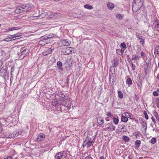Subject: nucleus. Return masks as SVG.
Instances as JSON below:
<instances>
[{
  "label": "nucleus",
  "mask_w": 159,
  "mask_h": 159,
  "mask_svg": "<svg viewBox=\"0 0 159 159\" xmlns=\"http://www.w3.org/2000/svg\"><path fill=\"white\" fill-rule=\"evenodd\" d=\"M33 6L30 3L22 4L18 6L15 9V12L17 14H19L23 12H27L31 11Z\"/></svg>",
  "instance_id": "nucleus-1"
},
{
  "label": "nucleus",
  "mask_w": 159,
  "mask_h": 159,
  "mask_svg": "<svg viewBox=\"0 0 159 159\" xmlns=\"http://www.w3.org/2000/svg\"><path fill=\"white\" fill-rule=\"evenodd\" d=\"M143 0H134L132 3V9L134 12L139 11L142 6Z\"/></svg>",
  "instance_id": "nucleus-2"
},
{
  "label": "nucleus",
  "mask_w": 159,
  "mask_h": 159,
  "mask_svg": "<svg viewBox=\"0 0 159 159\" xmlns=\"http://www.w3.org/2000/svg\"><path fill=\"white\" fill-rule=\"evenodd\" d=\"M116 76L115 69L114 66H111L109 70V80L111 81L112 79V81L110 82L111 84L113 85L114 84V81H115V77Z\"/></svg>",
  "instance_id": "nucleus-3"
},
{
  "label": "nucleus",
  "mask_w": 159,
  "mask_h": 159,
  "mask_svg": "<svg viewBox=\"0 0 159 159\" xmlns=\"http://www.w3.org/2000/svg\"><path fill=\"white\" fill-rule=\"evenodd\" d=\"M66 153L63 152H59L56 154L55 156V159H63L66 157Z\"/></svg>",
  "instance_id": "nucleus-4"
},
{
  "label": "nucleus",
  "mask_w": 159,
  "mask_h": 159,
  "mask_svg": "<svg viewBox=\"0 0 159 159\" xmlns=\"http://www.w3.org/2000/svg\"><path fill=\"white\" fill-rule=\"evenodd\" d=\"M64 50L63 53L65 55H68L75 52L74 49L72 47H67Z\"/></svg>",
  "instance_id": "nucleus-5"
},
{
  "label": "nucleus",
  "mask_w": 159,
  "mask_h": 159,
  "mask_svg": "<svg viewBox=\"0 0 159 159\" xmlns=\"http://www.w3.org/2000/svg\"><path fill=\"white\" fill-rule=\"evenodd\" d=\"M70 101H71L70 98H66V99L65 102L63 101V106L64 107H67L68 109L70 108L71 103Z\"/></svg>",
  "instance_id": "nucleus-6"
},
{
  "label": "nucleus",
  "mask_w": 159,
  "mask_h": 159,
  "mask_svg": "<svg viewBox=\"0 0 159 159\" xmlns=\"http://www.w3.org/2000/svg\"><path fill=\"white\" fill-rule=\"evenodd\" d=\"M91 139H89V137H87L85 139V142L86 143H87L88 147H90L91 146L93 145L94 142V140H91Z\"/></svg>",
  "instance_id": "nucleus-7"
},
{
  "label": "nucleus",
  "mask_w": 159,
  "mask_h": 159,
  "mask_svg": "<svg viewBox=\"0 0 159 159\" xmlns=\"http://www.w3.org/2000/svg\"><path fill=\"white\" fill-rule=\"evenodd\" d=\"M45 135L43 134H40L37 137V141H43L45 139Z\"/></svg>",
  "instance_id": "nucleus-8"
},
{
  "label": "nucleus",
  "mask_w": 159,
  "mask_h": 159,
  "mask_svg": "<svg viewBox=\"0 0 159 159\" xmlns=\"http://www.w3.org/2000/svg\"><path fill=\"white\" fill-rule=\"evenodd\" d=\"M7 70L6 67H2L0 70V75L2 76H4L6 75Z\"/></svg>",
  "instance_id": "nucleus-9"
},
{
  "label": "nucleus",
  "mask_w": 159,
  "mask_h": 159,
  "mask_svg": "<svg viewBox=\"0 0 159 159\" xmlns=\"http://www.w3.org/2000/svg\"><path fill=\"white\" fill-rule=\"evenodd\" d=\"M62 45L64 46H68L70 45V43L67 39H63L61 40Z\"/></svg>",
  "instance_id": "nucleus-10"
},
{
  "label": "nucleus",
  "mask_w": 159,
  "mask_h": 159,
  "mask_svg": "<svg viewBox=\"0 0 159 159\" xmlns=\"http://www.w3.org/2000/svg\"><path fill=\"white\" fill-rule=\"evenodd\" d=\"M30 52V49H25L21 52V54L23 56V57H24L29 54Z\"/></svg>",
  "instance_id": "nucleus-11"
},
{
  "label": "nucleus",
  "mask_w": 159,
  "mask_h": 159,
  "mask_svg": "<svg viewBox=\"0 0 159 159\" xmlns=\"http://www.w3.org/2000/svg\"><path fill=\"white\" fill-rule=\"evenodd\" d=\"M57 66L58 69L59 70L62 71L63 70V69L62 68V63L61 61H59L57 62Z\"/></svg>",
  "instance_id": "nucleus-12"
},
{
  "label": "nucleus",
  "mask_w": 159,
  "mask_h": 159,
  "mask_svg": "<svg viewBox=\"0 0 159 159\" xmlns=\"http://www.w3.org/2000/svg\"><path fill=\"white\" fill-rule=\"evenodd\" d=\"M97 122L99 125L100 126L102 125L104 123V120L101 117H99L98 118Z\"/></svg>",
  "instance_id": "nucleus-13"
},
{
  "label": "nucleus",
  "mask_w": 159,
  "mask_h": 159,
  "mask_svg": "<svg viewBox=\"0 0 159 159\" xmlns=\"http://www.w3.org/2000/svg\"><path fill=\"white\" fill-rule=\"evenodd\" d=\"M5 136L7 138H15V136H14V134L13 133H7L5 134Z\"/></svg>",
  "instance_id": "nucleus-14"
},
{
  "label": "nucleus",
  "mask_w": 159,
  "mask_h": 159,
  "mask_svg": "<svg viewBox=\"0 0 159 159\" xmlns=\"http://www.w3.org/2000/svg\"><path fill=\"white\" fill-rule=\"evenodd\" d=\"M52 50L51 48L48 49L46 51L43 52V54L44 56H47L52 52Z\"/></svg>",
  "instance_id": "nucleus-15"
},
{
  "label": "nucleus",
  "mask_w": 159,
  "mask_h": 159,
  "mask_svg": "<svg viewBox=\"0 0 159 159\" xmlns=\"http://www.w3.org/2000/svg\"><path fill=\"white\" fill-rule=\"evenodd\" d=\"M13 36L12 35H10L7 36V38H6L5 39H4L3 40L4 41H6V42H9L13 40H14L15 39H13Z\"/></svg>",
  "instance_id": "nucleus-16"
},
{
  "label": "nucleus",
  "mask_w": 159,
  "mask_h": 159,
  "mask_svg": "<svg viewBox=\"0 0 159 159\" xmlns=\"http://www.w3.org/2000/svg\"><path fill=\"white\" fill-rule=\"evenodd\" d=\"M54 36V35L52 33L48 34H45L44 35V37L45 38V39H50L53 37Z\"/></svg>",
  "instance_id": "nucleus-17"
},
{
  "label": "nucleus",
  "mask_w": 159,
  "mask_h": 159,
  "mask_svg": "<svg viewBox=\"0 0 159 159\" xmlns=\"http://www.w3.org/2000/svg\"><path fill=\"white\" fill-rule=\"evenodd\" d=\"M108 8L110 10L112 9L114 7V4L111 2H108L107 4Z\"/></svg>",
  "instance_id": "nucleus-18"
},
{
  "label": "nucleus",
  "mask_w": 159,
  "mask_h": 159,
  "mask_svg": "<svg viewBox=\"0 0 159 159\" xmlns=\"http://www.w3.org/2000/svg\"><path fill=\"white\" fill-rule=\"evenodd\" d=\"M72 62L70 59H68L66 61V65L67 66L70 67L72 66Z\"/></svg>",
  "instance_id": "nucleus-19"
},
{
  "label": "nucleus",
  "mask_w": 159,
  "mask_h": 159,
  "mask_svg": "<svg viewBox=\"0 0 159 159\" xmlns=\"http://www.w3.org/2000/svg\"><path fill=\"white\" fill-rule=\"evenodd\" d=\"M119 63V60L117 58H115L114 59V66L116 67L117 66Z\"/></svg>",
  "instance_id": "nucleus-20"
},
{
  "label": "nucleus",
  "mask_w": 159,
  "mask_h": 159,
  "mask_svg": "<svg viewBox=\"0 0 159 159\" xmlns=\"http://www.w3.org/2000/svg\"><path fill=\"white\" fill-rule=\"evenodd\" d=\"M126 83L129 85H132L133 83L131 79L130 78H128L126 81Z\"/></svg>",
  "instance_id": "nucleus-21"
},
{
  "label": "nucleus",
  "mask_w": 159,
  "mask_h": 159,
  "mask_svg": "<svg viewBox=\"0 0 159 159\" xmlns=\"http://www.w3.org/2000/svg\"><path fill=\"white\" fill-rule=\"evenodd\" d=\"M128 118L126 117L125 116H122L121 117V121L124 122H126L128 121Z\"/></svg>",
  "instance_id": "nucleus-22"
},
{
  "label": "nucleus",
  "mask_w": 159,
  "mask_h": 159,
  "mask_svg": "<svg viewBox=\"0 0 159 159\" xmlns=\"http://www.w3.org/2000/svg\"><path fill=\"white\" fill-rule=\"evenodd\" d=\"M84 7L85 8H87L89 10H91L93 8L92 6L89 4H86L84 5Z\"/></svg>",
  "instance_id": "nucleus-23"
},
{
  "label": "nucleus",
  "mask_w": 159,
  "mask_h": 159,
  "mask_svg": "<svg viewBox=\"0 0 159 159\" xmlns=\"http://www.w3.org/2000/svg\"><path fill=\"white\" fill-rule=\"evenodd\" d=\"M125 127V125H121L120 126L119 128L120 129V131L121 132H124L126 131V129H124V127Z\"/></svg>",
  "instance_id": "nucleus-24"
},
{
  "label": "nucleus",
  "mask_w": 159,
  "mask_h": 159,
  "mask_svg": "<svg viewBox=\"0 0 159 159\" xmlns=\"http://www.w3.org/2000/svg\"><path fill=\"white\" fill-rule=\"evenodd\" d=\"M122 139L125 142H128L130 140L129 138L126 135L123 136Z\"/></svg>",
  "instance_id": "nucleus-25"
},
{
  "label": "nucleus",
  "mask_w": 159,
  "mask_h": 159,
  "mask_svg": "<svg viewBox=\"0 0 159 159\" xmlns=\"http://www.w3.org/2000/svg\"><path fill=\"white\" fill-rule=\"evenodd\" d=\"M13 134L15 137H16L21 134V131L16 130L13 132Z\"/></svg>",
  "instance_id": "nucleus-26"
},
{
  "label": "nucleus",
  "mask_w": 159,
  "mask_h": 159,
  "mask_svg": "<svg viewBox=\"0 0 159 159\" xmlns=\"http://www.w3.org/2000/svg\"><path fill=\"white\" fill-rule=\"evenodd\" d=\"M141 143V141L139 140H136L135 142V145L137 148H139L140 146Z\"/></svg>",
  "instance_id": "nucleus-27"
},
{
  "label": "nucleus",
  "mask_w": 159,
  "mask_h": 159,
  "mask_svg": "<svg viewBox=\"0 0 159 159\" xmlns=\"http://www.w3.org/2000/svg\"><path fill=\"white\" fill-rule=\"evenodd\" d=\"M120 47L122 49H126L127 48L126 46L125 42L121 43Z\"/></svg>",
  "instance_id": "nucleus-28"
},
{
  "label": "nucleus",
  "mask_w": 159,
  "mask_h": 159,
  "mask_svg": "<svg viewBox=\"0 0 159 159\" xmlns=\"http://www.w3.org/2000/svg\"><path fill=\"white\" fill-rule=\"evenodd\" d=\"M117 93L119 98L120 99L122 98L123 97L122 93L120 91H118Z\"/></svg>",
  "instance_id": "nucleus-29"
},
{
  "label": "nucleus",
  "mask_w": 159,
  "mask_h": 159,
  "mask_svg": "<svg viewBox=\"0 0 159 159\" xmlns=\"http://www.w3.org/2000/svg\"><path fill=\"white\" fill-rule=\"evenodd\" d=\"M104 129L107 131H111L114 130V128H111V127L109 126L107 128H104Z\"/></svg>",
  "instance_id": "nucleus-30"
},
{
  "label": "nucleus",
  "mask_w": 159,
  "mask_h": 159,
  "mask_svg": "<svg viewBox=\"0 0 159 159\" xmlns=\"http://www.w3.org/2000/svg\"><path fill=\"white\" fill-rule=\"evenodd\" d=\"M132 57V60H137L138 59H139L140 57V56H138L135 55H133Z\"/></svg>",
  "instance_id": "nucleus-31"
},
{
  "label": "nucleus",
  "mask_w": 159,
  "mask_h": 159,
  "mask_svg": "<svg viewBox=\"0 0 159 159\" xmlns=\"http://www.w3.org/2000/svg\"><path fill=\"white\" fill-rule=\"evenodd\" d=\"M119 121V120L118 118L116 117L113 118V122L115 124L117 125L118 124Z\"/></svg>",
  "instance_id": "nucleus-32"
},
{
  "label": "nucleus",
  "mask_w": 159,
  "mask_h": 159,
  "mask_svg": "<svg viewBox=\"0 0 159 159\" xmlns=\"http://www.w3.org/2000/svg\"><path fill=\"white\" fill-rule=\"evenodd\" d=\"M136 37L138 39H139L141 40H143V38L142 36L140 34L138 33H136Z\"/></svg>",
  "instance_id": "nucleus-33"
},
{
  "label": "nucleus",
  "mask_w": 159,
  "mask_h": 159,
  "mask_svg": "<svg viewBox=\"0 0 159 159\" xmlns=\"http://www.w3.org/2000/svg\"><path fill=\"white\" fill-rule=\"evenodd\" d=\"M155 27L157 30H159V23L157 21H156Z\"/></svg>",
  "instance_id": "nucleus-34"
},
{
  "label": "nucleus",
  "mask_w": 159,
  "mask_h": 159,
  "mask_svg": "<svg viewBox=\"0 0 159 159\" xmlns=\"http://www.w3.org/2000/svg\"><path fill=\"white\" fill-rule=\"evenodd\" d=\"M19 29V28L18 27H12L9 28L8 30L10 31H11L14 30H18Z\"/></svg>",
  "instance_id": "nucleus-35"
},
{
  "label": "nucleus",
  "mask_w": 159,
  "mask_h": 159,
  "mask_svg": "<svg viewBox=\"0 0 159 159\" xmlns=\"http://www.w3.org/2000/svg\"><path fill=\"white\" fill-rule=\"evenodd\" d=\"M157 141L156 139L155 138H152L151 140V143L152 144H154Z\"/></svg>",
  "instance_id": "nucleus-36"
},
{
  "label": "nucleus",
  "mask_w": 159,
  "mask_h": 159,
  "mask_svg": "<svg viewBox=\"0 0 159 159\" xmlns=\"http://www.w3.org/2000/svg\"><path fill=\"white\" fill-rule=\"evenodd\" d=\"M59 98L60 100L63 101L65 99V96L63 94H61L59 96Z\"/></svg>",
  "instance_id": "nucleus-37"
},
{
  "label": "nucleus",
  "mask_w": 159,
  "mask_h": 159,
  "mask_svg": "<svg viewBox=\"0 0 159 159\" xmlns=\"http://www.w3.org/2000/svg\"><path fill=\"white\" fill-rule=\"evenodd\" d=\"M21 35V33H18L16 34H15L13 35H12L13 36V37L14 38H15L16 37H19Z\"/></svg>",
  "instance_id": "nucleus-38"
},
{
  "label": "nucleus",
  "mask_w": 159,
  "mask_h": 159,
  "mask_svg": "<svg viewBox=\"0 0 159 159\" xmlns=\"http://www.w3.org/2000/svg\"><path fill=\"white\" fill-rule=\"evenodd\" d=\"M153 114L155 116V117L156 118V119H157V118H158V117H159L158 114L157 112L156 111H154L153 112Z\"/></svg>",
  "instance_id": "nucleus-39"
},
{
  "label": "nucleus",
  "mask_w": 159,
  "mask_h": 159,
  "mask_svg": "<svg viewBox=\"0 0 159 159\" xmlns=\"http://www.w3.org/2000/svg\"><path fill=\"white\" fill-rule=\"evenodd\" d=\"M116 17L117 18L120 20H121L123 18L122 16L120 14H118L116 15Z\"/></svg>",
  "instance_id": "nucleus-40"
},
{
  "label": "nucleus",
  "mask_w": 159,
  "mask_h": 159,
  "mask_svg": "<svg viewBox=\"0 0 159 159\" xmlns=\"http://www.w3.org/2000/svg\"><path fill=\"white\" fill-rule=\"evenodd\" d=\"M40 39H41V41H40L39 42V44H41V43L42 42V41L43 40H46V39H45V38L44 37V35L43 36H42V37H41Z\"/></svg>",
  "instance_id": "nucleus-41"
},
{
  "label": "nucleus",
  "mask_w": 159,
  "mask_h": 159,
  "mask_svg": "<svg viewBox=\"0 0 159 159\" xmlns=\"http://www.w3.org/2000/svg\"><path fill=\"white\" fill-rule=\"evenodd\" d=\"M139 120L140 121V122L141 124H143L144 123H145L146 122L142 118H139Z\"/></svg>",
  "instance_id": "nucleus-42"
},
{
  "label": "nucleus",
  "mask_w": 159,
  "mask_h": 159,
  "mask_svg": "<svg viewBox=\"0 0 159 159\" xmlns=\"http://www.w3.org/2000/svg\"><path fill=\"white\" fill-rule=\"evenodd\" d=\"M139 83H137V85L139 87V89L141 88L142 86V83L141 82L139 81Z\"/></svg>",
  "instance_id": "nucleus-43"
},
{
  "label": "nucleus",
  "mask_w": 159,
  "mask_h": 159,
  "mask_svg": "<svg viewBox=\"0 0 159 159\" xmlns=\"http://www.w3.org/2000/svg\"><path fill=\"white\" fill-rule=\"evenodd\" d=\"M143 113L144 115V116L145 119L147 120L148 119V117L146 112L145 111H143Z\"/></svg>",
  "instance_id": "nucleus-44"
},
{
  "label": "nucleus",
  "mask_w": 159,
  "mask_h": 159,
  "mask_svg": "<svg viewBox=\"0 0 159 159\" xmlns=\"http://www.w3.org/2000/svg\"><path fill=\"white\" fill-rule=\"evenodd\" d=\"M116 53L119 55H122V53H121V52L120 49H116Z\"/></svg>",
  "instance_id": "nucleus-45"
},
{
  "label": "nucleus",
  "mask_w": 159,
  "mask_h": 159,
  "mask_svg": "<svg viewBox=\"0 0 159 159\" xmlns=\"http://www.w3.org/2000/svg\"><path fill=\"white\" fill-rule=\"evenodd\" d=\"M156 102L157 103V106L159 108V98H156Z\"/></svg>",
  "instance_id": "nucleus-46"
},
{
  "label": "nucleus",
  "mask_w": 159,
  "mask_h": 159,
  "mask_svg": "<svg viewBox=\"0 0 159 159\" xmlns=\"http://www.w3.org/2000/svg\"><path fill=\"white\" fill-rule=\"evenodd\" d=\"M156 51L157 54H159V46L157 45L156 47Z\"/></svg>",
  "instance_id": "nucleus-47"
},
{
  "label": "nucleus",
  "mask_w": 159,
  "mask_h": 159,
  "mask_svg": "<svg viewBox=\"0 0 159 159\" xmlns=\"http://www.w3.org/2000/svg\"><path fill=\"white\" fill-rule=\"evenodd\" d=\"M130 64L132 66V70H135V65L132 62H131Z\"/></svg>",
  "instance_id": "nucleus-48"
},
{
  "label": "nucleus",
  "mask_w": 159,
  "mask_h": 159,
  "mask_svg": "<svg viewBox=\"0 0 159 159\" xmlns=\"http://www.w3.org/2000/svg\"><path fill=\"white\" fill-rule=\"evenodd\" d=\"M147 147L145 146L144 145L143 146L142 148V149L143 151H144L145 152H146V151L147 150Z\"/></svg>",
  "instance_id": "nucleus-49"
},
{
  "label": "nucleus",
  "mask_w": 159,
  "mask_h": 159,
  "mask_svg": "<svg viewBox=\"0 0 159 159\" xmlns=\"http://www.w3.org/2000/svg\"><path fill=\"white\" fill-rule=\"evenodd\" d=\"M106 115L110 117H112L113 116V115L111 114L110 111L108 112L106 114Z\"/></svg>",
  "instance_id": "nucleus-50"
},
{
  "label": "nucleus",
  "mask_w": 159,
  "mask_h": 159,
  "mask_svg": "<svg viewBox=\"0 0 159 159\" xmlns=\"http://www.w3.org/2000/svg\"><path fill=\"white\" fill-rule=\"evenodd\" d=\"M110 126L111 128H114V130L115 129V126L113 125L112 123H110Z\"/></svg>",
  "instance_id": "nucleus-51"
},
{
  "label": "nucleus",
  "mask_w": 159,
  "mask_h": 159,
  "mask_svg": "<svg viewBox=\"0 0 159 159\" xmlns=\"http://www.w3.org/2000/svg\"><path fill=\"white\" fill-rule=\"evenodd\" d=\"M153 95L155 96H158V93L156 91H154L153 93Z\"/></svg>",
  "instance_id": "nucleus-52"
},
{
  "label": "nucleus",
  "mask_w": 159,
  "mask_h": 159,
  "mask_svg": "<svg viewBox=\"0 0 159 159\" xmlns=\"http://www.w3.org/2000/svg\"><path fill=\"white\" fill-rule=\"evenodd\" d=\"M142 125L143 128L145 127V129H147V124L146 122L142 124Z\"/></svg>",
  "instance_id": "nucleus-53"
},
{
  "label": "nucleus",
  "mask_w": 159,
  "mask_h": 159,
  "mask_svg": "<svg viewBox=\"0 0 159 159\" xmlns=\"http://www.w3.org/2000/svg\"><path fill=\"white\" fill-rule=\"evenodd\" d=\"M81 159H93L91 157L89 156H87L85 157L84 158H82Z\"/></svg>",
  "instance_id": "nucleus-54"
},
{
  "label": "nucleus",
  "mask_w": 159,
  "mask_h": 159,
  "mask_svg": "<svg viewBox=\"0 0 159 159\" xmlns=\"http://www.w3.org/2000/svg\"><path fill=\"white\" fill-rule=\"evenodd\" d=\"M151 119H152V121L154 122V123L155 124V125L156 126L157 125H156V122L155 119L154 118V117L153 116H152L151 118Z\"/></svg>",
  "instance_id": "nucleus-55"
},
{
  "label": "nucleus",
  "mask_w": 159,
  "mask_h": 159,
  "mask_svg": "<svg viewBox=\"0 0 159 159\" xmlns=\"http://www.w3.org/2000/svg\"><path fill=\"white\" fill-rule=\"evenodd\" d=\"M14 71V66H13L11 68V74L12 75V72Z\"/></svg>",
  "instance_id": "nucleus-56"
},
{
  "label": "nucleus",
  "mask_w": 159,
  "mask_h": 159,
  "mask_svg": "<svg viewBox=\"0 0 159 159\" xmlns=\"http://www.w3.org/2000/svg\"><path fill=\"white\" fill-rule=\"evenodd\" d=\"M126 114H128L127 116H129V118H130L131 119H133L132 118H131V115L130 113L128 112H126Z\"/></svg>",
  "instance_id": "nucleus-57"
},
{
  "label": "nucleus",
  "mask_w": 159,
  "mask_h": 159,
  "mask_svg": "<svg viewBox=\"0 0 159 159\" xmlns=\"http://www.w3.org/2000/svg\"><path fill=\"white\" fill-rule=\"evenodd\" d=\"M141 54L143 57H144L145 56V54L143 51L141 52Z\"/></svg>",
  "instance_id": "nucleus-58"
},
{
  "label": "nucleus",
  "mask_w": 159,
  "mask_h": 159,
  "mask_svg": "<svg viewBox=\"0 0 159 159\" xmlns=\"http://www.w3.org/2000/svg\"><path fill=\"white\" fill-rule=\"evenodd\" d=\"M135 98H136V100L138 101L139 100V98L138 97V96L136 95H135Z\"/></svg>",
  "instance_id": "nucleus-59"
},
{
  "label": "nucleus",
  "mask_w": 159,
  "mask_h": 159,
  "mask_svg": "<svg viewBox=\"0 0 159 159\" xmlns=\"http://www.w3.org/2000/svg\"><path fill=\"white\" fill-rule=\"evenodd\" d=\"M74 17H77V18L79 17H80V15L79 14V15L75 14L74 16Z\"/></svg>",
  "instance_id": "nucleus-60"
},
{
  "label": "nucleus",
  "mask_w": 159,
  "mask_h": 159,
  "mask_svg": "<svg viewBox=\"0 0 159 159\" xmlns=\"http://www.w3.org/2000/svg\"><path fill=\"white\" fill-rule=\"evenodd\" d=\"M144 40L145 39H143V40H141L140 41V43L142 44H143L144 41Z\"/></svg>",
  "instance_id": "nucleus-61"
},
{
  "label": "nucleus",
  "mask_w": 159,
  "mask_h": 159,
  "mask_svg": "<svg viewBox=\"0 0 159 159\" xmlns=\"http://www.w3.org/2000/svg\"><path fill=\"white\" fill-rule=\"evenodd\" d=\"M85 140L84 141V143L83 144V147H85L87 144V143H85Z\"/></svg>",
  "instance_id": "nucleus-62"
},
{
  "label": "nucleus",
  "mask_w": 159,
  "mask_h": 159,
  "mask_svg": "<svg viewBox=\"0 0 159 159\" xmlns=\"http://www.w3.org/2000/svg\"><path fill=\"white\" fill-rule=\"evenodd\" d=\"M125 49H122V48H121V49H120L121 52V53H122V54L123 53Z\"/></svg>",
  "instance_id": "nucleus-63"
},
{
  "label": "nucleus",
  "mask_w": 159,
  "mask_h": 159,
  "mask_svg": "<svg viewBox=\"0 0 159 159\" xmlns=\"http://www.w3.org/2000/svg\"><path fill=\"white\" fill-rule=\"evenodd\" d=\"M109 117H106L105 118V120L107 121H109Z\"/></svg>",
  "instance_id": "nucleus-64"
}]
</instances>
